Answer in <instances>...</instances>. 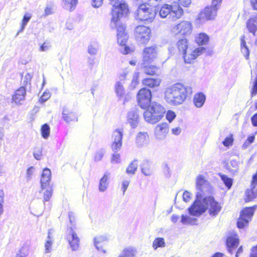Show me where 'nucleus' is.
<instances>
[{
    "label": "nucleus",
    "mask_w": 257,
    "mask_h": 257,
    "mask_svg": "<svg viewBox=\"0 0 257 257\" xmlns=\"http://www.w3.org/2000/svg\"><path fill=\"white\" fill-rule=\"evenodd\" d=\"M196 188L197 190L196 200L188 208V211L192 216H199L206 211L205 205L200 204V200H203L206 195L212 194L213 189L210 183L202 175H199L196 177Z\"/></svg>",
    "instance_id": "obj_1"
},
{
    "label": "nucleus",
    "mask_w": 257,
    "mask_h": 257,
    "mask_svg": "<svg viewBox=\"0 0 257 257\" xmlns=\"http://www.w3.org/2000/svg\"><path fill=\"white\" fill-rule=\"evenodd\" d=\"M192 92L191 86L177 82L167 88L165 92V99L170 104L178 105L183 103Z\"/></svg>",
    "instance_id": "obj_2"
},
{
    "label": "nucleus",
    "mask_w": 257,
    "mask_h": 257,
    "mask_svg": "<svg viewBox=\"0 0 257 257\" xmlns=\"http://www.w3.org/2000/svg\"><path fill=\"white\" fill-rule=\"evenodd\" d=\"M223 0H212L211 4L206 6L198 14L196 21L199 23L214 20Z\"/></svg>",
    "instance_id": "obj_3"
},
{
    "label": "nucleus",
    "mask_w": 257,
    "mask_h": 257,
    "mask_svg": "<svg viewBox=\"0 0 257 257\" xmlns=\"http://www.w3.org/2000/svg\"><path fill=\"white\" fill-rule=\"evenodd\" d=\"M116 31L117 43L122 48L120 52L127 55L134 52V49L128 46L127 42L129 38L126 31V26L124 24L114 25Z\"/></svg>",
    "instance_id": "obj_4"
},
{
    "label": "nucleus",
    "mask_w": 257,
    "mask_h": 257,
    "mask_svg": "<svg viewBox=\"0 0 257 257\" xmlns=\"http://www.w3.org/2000/svg\"><path fill=\"white\" fill-rule=\"evenodd\" d=\"M150 105L144 112V117L146 121L154 124L163 117L165 110L163 106L156 102Z\"/></svg>",
    "instance_id": "obj_5"
},
{
    "label": "nucleus",
    "mask_w": 257,
    "mask_h": 257,
    "mask_svg": "<svg viewBox=\"0 0 257 257\" xmlns=\"http://www.w3.org/2000/svg\"><path fill=\"white\" fill-rule=\"evenodd\" d=\"M113 7L111 11V22L114 25H117L120 20L126 17L130 13L128 5L125 2H119L117 4H112Z\"/></svg>",
    "instance_id": "obj_6"
},
{
    "label": "nucleus",
    "mask_w": 257,
    "mask_h": 257,
    "mask_svg": "<svg viewBox=\"0 0 257 257\" xmlns=\"http://www.w3.org/2000/svg\"><path fill=\"white\" fill-rule=\"evenodd\" d=\"M203 202L209 215L212 218L216 217L221 212L222 206L220 202L217 201L215 197L209 194L203 198Z\"/></svg>",
    "instance_id": "obj_7"
},
{
    "label": "nucleus",
    "mask_w": 257,
    "mask_h": 257,
    "mask_svg": "<svg viewBox=\"0 0 257 257\" xmlns=\"http://www.w3.org/2000/svg\"><path fill=\"white\" fill-rule=\"evenodd\" d=\"M157 10L156 7L149 4H141L137 10L138 18L141 21L152 22L155 18Z\"/></svg>",
    "instance_id": "obj_8"
},
{
    "label": "nucleus",
    "mask_w": 257,
    "mask_h": 257,
    "mask_svg": "<svg viewBox=\"0 0 257 257\" xmlns=\"http://www.w3.org/2000/svg\"><path fill=\"white\" fill-rule=\"evenodd\" d=\"M183 10L173 4L172 5L165 4L161 6L159 10V15L163 18H166L170 14L175 19H178L183 15Z\"/></svg>",
    "instance_id": "obj_9"
},
{
    "label": "nucleus",
    "mask_w": 257,
    "mask_h": 257,
    "mask_svg": "<svg viewBox=\"0 0 257 257\" xmlns=\"http://www.w3.org/2000/svg\"><path fill=\"white\" fill-rule=\"evenodd\" d=\"M256 208L257 205H254L252 206L244 207L240 211L236 222V225L238 228H243L248 225Z\"/></svg>",
    "instance_id": "obj_10"
},
{
    "label": "nucleus",
    "mask_w": 257,
    "mask_h": 257,
    "mask_svg": "<svg viewBox=\"0 0 257 257\" xmlns=\"http://www.w3.org/2000/svg\"><path fill=\"white\" fill-rule=\"evenodd\" d=\"M152 36L151 30L148 27L139 25L135 28L134 37L136 40L141 44H147Z\"/></svg>",
    "instance_id": "obj_11"
},
{
    "label": "nucleus",
    "mask_w": 257,
    "mask_h": 257,
    "mask_svg": "<svg viewBox=\"0 0 257 257\" xmlns=\"http://www.w3.org/2000/svg\"><path fill=\"white\" fill-rule=\"evenodd\" d=\"M193 29L191 22L182 21L171 29V32L175 35L187 36L192 33Z\"/></svg>",
    "instance_id": "obj_12"
},
{
    "label": "nucleus",
    "mask_w": 257,
    "mask_h": 257,
    "mask_svg": "<svg viewBox=\"0 0 257 257\" xmlns=\"http://www.w3.org/2000/svg\"><path fill=\"white\" fill-rule=\"evenodd\" d=\"M152 97V92L149 89L142 88L137 94L138 105L142 108H147L151 104Z\"/></svg>",
    "instance_id": "obj_13"
},
{
    "label": "nucleus",
    "mask_w": 257,
    "mask_h": 257,
    "mask_svg": "<svg viewBox=\"0 0 257 257\" xmlns=\"http://www.w3.org/2000/svg\"><path fill=\"white\" fill-rule=\"evenodd\" d=\"M158 54V50L156 45L144 48L142 52V63H152L157 57Z\"/></svg>",
    "instance_id": "obj_14"
},
{
    "label": "nucleus",
    "mask_w": 257,
    "mask_h": 257,
    "mask_svg": "<svg viewBox=\"0 0 257 257\" xmlns=\"http://www.w3.org/2000/svg\"><path fill=\"white\" fill-rule=\"evenodd\" d=\"M67 239L73 250H76L78 248L80 240L72 227L67 228Z\"/></svg>",
    "instance_id": "obj_15"
},
{
    "label": "nucleus",
    "mask_w": 257,
    "mask_h": 257,
    "mask_svg": "<svg viewBox=\"0 0 257 257\" xmlns=\"http://www.w3.org/2000/svg\"><path fill=\"white\" fill-rule=\"evenodd\" d=\"M122 130L116 129L113 132L112 137L113 142L111 145V149L113 151H116L121 149L122 146Z\"/></svg>",
    "instance_id": "obj_16"
},
{
    "label": "nucleus",
    "mask_w": 257,
    "mask_h": 257,
    "mask_svg": "<svg viewBox=\"0 0 257 257\" xmlns=\"http://www.w3.org/2000/svg\"><path fill=\"white\" fill-rule=\"evenodd\" d=\"M206 49L203 47H199L192 50L190 53H187L184 56L183 59L186 63H192L199 56L201 55Z\"/></svg>",
    "instance_id": "obj_17"
},
{
    "label": "nucleus",
    "mask_w": 257,
    "mask_h": 257,
    "mask_svg": "<svg viewBox=\"0 0 257 257\" xmlns=\"http://www.w3.org/2000/svg\"><path fill=\"white\" fill-rule=\"evenodd\" d=\"M162 80L159 78L147 77L142 80L144 88L153 90L157 89L161 85Z\"/></svg>",
    "instance_id": "obj_18"
},
{
    "label": "nucleus",
    "mask_w": 257,
    "mask_h": 257,
    "mask_svg": "<svg viewBox=\"0 0 257 257\" xmlns=\"http://www.w3.org/2000/svg\"><path fill=\"white\" fill-rule=\"evenodd\" d=\"M226 245L228 251L232 253L239 245L237 234L235 233H231L226 239Z\"/></svg>",
    "instance_id": "obj_19"
},
{
    "label": "nucleus",
    "mask_w": 257,
    "mask_h": 257,
    "mask_svg": "<svg viewBox=\"0 0 257 257\" xmlns=\"http://www.w3.org/2000/svg\"><path fill=\"white\" fill-rule=\"evenodd\" d=\"M62 118L67 123L77 121L78 120L76 114L68 108H64L63 109Z\"/></svg>",
    "instance_id": "obj_20"
},
{
    "label": "nucleus",
    "mask_w": 257,
    "mask_h": 257,
    "mask_svg": "<svg viewBox=\"0 0 257 257\" xmlns=\"http://www.w3.org/2000/svg\"><path fill=\"white\" fill-rule=\"evenodd\" d=\"M26 90L25 87L21 86L15 92L12 97V100L16 104H21L25 99Z\"/></svg>",
    "instance_id": "obj_21"
},
{
    "label": "nucleus",
    "mask_w": 257,
    "mask_h": 257,
    "mask_svg": "<svg viewBox=\"0 0 257 257\" xmlns=\"http://www.w3.org/2000/svg\"><path fill=\"white\" fill-rule=\"evenodd\" d=\"M51 172L49 169L45 168L43 170L41 178V188L42 190L46 186H50L49 182L51 179Z\"/></svg>",
    "instance_id": "obj_22"
},
{
    "label": "nucleus",
    "mask_w": 257,
    "mask_h": 257,
    "mask_svg": "<svg viewBox=\"0 0 257 257\" xmlns=\"http://www.w3.org/2000/svg\"><path fill=\"white\" fill-rule=\"evenodd\" d=\"M257 198V188L250 187V188L245 190L243 199L245 203L250 202L254 201Z\"/></svg>",
    "instance_id": "obj_23"
},
{
    "label": "nucleus",
    "mask_w": 257,
    "mask_h": 257,
    "mask_svg": "<svg viewBox=\"0 0 257 257\" xmlns=\"http://www.w3.org/2000/svg\"><path fill=\"white\" fill-rule=\"evenodd\" d=\"M246 27L249 33L256 35L257 31V15L249 18L246 23Z\"/></svg>",
    "instance_id": "obj_24"
},
{
    "label": "nucleus",
    "mask_w": 257,
    "mask_h": 257,
    "mask_svg": "<svg viewBox=\"0 0 257 257\" xmlns=\"http://www.w3.org/2000/svg\"><path fill=\"white\" fill-rule=\"evenodd\" d=\"M176 47L179 53L183 55V58L187 53L189 47V42L187 39L182 38L179 40L176 43Z\"/></svg>",
    "instance_id": "obj_25"
},
{
    "label": "nucleus",
    "mask_w": 257,
    "mask_h": 257,
    "mask_svg": "<svg viewBox=\"0 0 257 257\" xmlns=\"http://www.w3.org/2000/svg\"><path fill=\"white\" fill-rule=\"evenodd\" d=\"M143 68L144 73L147 75L154 76L157 75L160 67L156 65H152L151 63H143Z\"/></svg>",
    "instance_id": "obj_26"
},
{
    "label": "nucleus",
    "mask_w": 257,
    "mask_h": 257,
    "mask_svg": "<svg viewBox=\"0 0 257 257\" xmlns=\"http://www.w3.org/2000/svg\"><path fill=\"white\" fill-rule=\"evenodd\" d=\"M209 37L205 33L198 34L195 38V42L198 46L207 45L209 42Z\"/></svg>",
    "instance_id": "obj_27"
},
{
    "label": "nucleus",
    "mask_w": 257,
    "mask_h": 257,
    "mask_svg": "<svg viewBox=\"0 0 257 257\" xmlns=\"http://www.w3.org/2000/svg\"><path fill=\"white\" fill-rule=\"evenodd\" d=\"M206 100V96L202 92H198L195 94L193 97V103L197 107H202Z\"/></svg>",
    "instance_id": "obj_28"
},
{
    "label": "nucleus",
    "mask_w": 257,
    "mask_h": 257,
    "mask_svg": "<svg viewBox=\"0 0 257 257\" xmlns=\"http://www.w3.org/2000/svg\"><path fill=\"white\" fill-rule=\"evenodd\" d=\"M240 51L245 59L248 60L249 59L250 52L246 45L244 35L242 36L240 38Z\"/></svg>",
    "instance_id": "obj_29"
},
{
    "label": "nucleus",
    "mask_w": 257,
    "mask_h": 257,
    "mask_svg": "<svg viewBox=\"0 0 257 257\" xmlns=\"http://www.w3.org/2000/svg\"><path fill=\"white\" fill-rule=\"evenodd\" d=\"M169 131L168 125L167 123L163 122L158 124L155 130L156 136H160L166 134Z\"/></svg>",
    "instance_id": "obj_30"
},
{
    "label": "nucleus",
    "mask_w": 257,
    "mask_h": 257,
    "mask_svg": "<svg viewBox=\"0 0 257 257\" xmlns=\"http://www.w3.org/2000/svg\"><path fill=\"white\" fill-rule=\"evenodd\" d=\"M94 245L98 250H101L103 253H105L106 251L102 249V246L106 244V239L103 236H97L94 239Z\"/></svg>",
    "instance_id": "obj_31"
},
{
    "label": "nucleus",
    "mask_w": 257,
    "mask_h": 257,
    "mask_svg": "<svg viewBox=\"0 0 257 257\" xmlns=\"http://www.w3.org/2000/svg\"><path fill=\"white\" fill-rule=\"evenodd\" d=\"M40 192L43 194V201L45 203L50 200L53 194V189L51 186H46L43 190L41 188Z\"/></svg>",
    "instance_id": "obj_32"
},
{
    "label": "nucleus",
    "mask_w": 257,
    "mask_h": 257,
    "mask_svg": "<svg viewBox=\"0 0 257 257\" xmlns=\"http://www.w3.org/2000/svg\"><path fill=\"white\" fill-rule=\"evenodd\" d=\"M62 3L64 9L72 11L75 9L78 4V0H62Z\"/></svg>",
    "instance_id": "obj_33"
},
{
    "label": "nucleus",
    "mask_w": 257,
    "mask_h": 257,
    "mask_svg": "<svg viewBox=\"0 0 257 257\" xmlns=\"http://www.w3.org/2000/svg\"><path fill=\"white\" fill-rule=\"evenodd\" d=\"M109 177V173H105L103 177L100 179L99 184V190L101 192L104 191L108 186V180Z\"/></svg>",
    "instance_id": "obj_34"
},
{
    "label": "nucleus",
    "mask_w": 257,
    "mask_h": 257,
    "mask_svg": "<svg viewBox=\"0 0 257 257\" xmlns=\"http://www.w3.org/2000/svg\"><path fill=\"white\" fill-rule=\"evenodd\" d=\"M137 253V249L132 247L124 248L121 254L118 257H135Z\"/></svg>",
    "instance_id": "obj_35"
},
{
    "label": "nucleus",
    "mask_w": 257,
    "mask_h": 257,
    "mask_svg": "<svg viewBox=\"0 0 257 257\" xmlns=\"http://www.w3.org/2000/svg\"><path fill=\"white\" fill-rule=\"evenodd\" d=\"M149 136L147 133H139L136 138V141L139 145H142L148 142Z\"/></svg>",
    "instance_id": "obj_36"
},
{
    "label": "nucleus",
    "mask_w": 257,
    "mask_h": 257,
    "mask_svg": "<svg viewBox=\"0 0 257 257\" xmlns=\"http://www.w3.org/2000/svg\"><path fill=\"white\" fill-rule=\"evenodd\" d=\"M166 245L165 240L163 237L156 238L153 242L152 246L154 249L159 247H164Z\"/></svg>",
    "instance_id": "obj_37"
},
{
    "label": "nucleus",
    "mask_w": 257,
    "mask_h": 257,
    "mask_svg": "<svg viewBox=\"0 0 257 257\" xmlns=\"http://www.w3.org/2000/svg\"><path fill=\"white\" fill-rule=\"evenodd\" d=\"M219 176L223 181L226 187L228 189H230L232 185V179L228 177L226 175L222 174H219Z\"/></svg>",
    "instance_id": "obj_38"
},
{
    "label": "nucleus",
    "mask_w": 257,
    "mask_h": 257,
    "mask_svg": "<svg viewBox=\"0 0 257 257\" xmlns=\"http://www.w3.org/2000/svg\"><path fill=\"white\" fill-rule=\"evenodd\" d=\"M138 168V164L135 161L131 162L126 169V172L128 174L133 175L135 173Z\"/></svg>",
    "instance_id": "obj_39"
},
{
    "label": "nucleus",
    "mask_w": 257,
    "mask_h": 257,
    "mask_svg": "<svg viewBox=\"0 0 257 257\" xmlns=\"http://www.w3.org/2000/svg\"><path fill=\"white\" fill-rule=\"evenodd\" d=\"M141 170L142 172L146 176L151 175L152 172L151 165L148 162L143 164Z\"/></svg>",
    "instance_id": "obj_40"
},
{
    "label": "nucleus",
    "mask_w": 257,
    "mask_h": 257,
    "mask_svg": "<svg viewBox=\"0 0 257 257\" xmlns=\"http://www.w3.org/2000/svg\"><path fill=\"white\" fill-rule=\"evenodd\" d=\"M191 3V0H175L173 4L179 6L180 8L188 7Z\"/></svg>",
    "instance_id": "obj_41"
},
{
    "label": "nucleus",
    "mask_w": 257,
    "mask_h": 257,
    "mask_svg": "<svg viewBox=\"0 0 257 257\" xmlns=\"http://www.w3.org/2000/svg\"><path fill=\"white\" fill-rule=\"evenodd\" d=\"M41 132L42 136L47 139L50 135V127L48 124L45 123L41 126Z\"/></svg>",
    "instance_id": "obj_42"
},
{
    "label": "nucleus",
    "mask_w": 257,
    "mask_h": 257,
    "mask_svg": "<svg viewBox=\"0 0 257 257\" xmlns=\"http://www.w3.org/2000/svg\"><path fill=\"white\" fill-rule=\"evenodd\" d=\"M234 141L233 135L232 134L227 136L222 142V144L226 147H229L233 145Z\"/></svg>",
    "instance_id": "obj_43"
},
{
    "label": "nucleus",
    "mask_w": 257,
    "mask_h": 257,
    "mask_svg": "<svg viewBox=\"0 0 257 257\" xmlns=\"http://www.w3.org/2000/svg\"><path fill=\"white\" fill-rule=\"evenodd\" d=\"M112 4H117L119 2H121L122 0H109ZM103 3V0H93L92 5L95 8L100 7Z\"/></svg>",
    "instance_id": "obj_44"
},
{
    "label": "nucleus",
    "mask_w": 257,
    "mask_h": 257,
    "mask_svg": "<svg viewBox=\"0 0 257 257\" xmlns=\"http://www.w3.org/2000/svg\"><path fill=\"white\" fill-rule=\"evenodd\" d=\"M238 162L235 160H232L230 163L227 164V169L230 172H236L238 169Z\"/></svg>",
    "instance_id": "obj_45"
},
{
    "label": "nucleus",
    "mask_w": 257,
    "mask_h": 257,
    "mask_svg": "<svg viewBox=\"0 0 257 257\" xmlns=\"http://www.w3.org/2000/svg\"><path fill=\"white\" fill-rule=\"evenodd\" d=\"M31 18V16L29 14H26L23 18L22 24L21 26V28L20 30L18 31V33L22 32L24 29L25 27L27 24V23L29 21Z\"/></svg>",
    "instance_id": "obj_46"
},
{
    "label": "nucleus",
    "mask_w": 257,
    "mask_h": 257,
    "mask_svg": "<svg viewBox=\"0 0 257 257\" xmlns=\"http://www.w3.org/2000/svg\"><path fill=\"white\" fill-rule=\"evenodd\" d=\"M115 90L117 95L119 96H122L124 94V89L120 82H117L116 84Z\"/></svg>",
    "instance_id": "obj_47"
},
{
    "label": "nucleus",
    "mask_w": 257,
    "mask_h": 257,
    "mask_svg": "<svg viewBox=\"0 0 257 257\" xmlns=\"http://www.w3.org/2000/svg\"><path fill=\"white\" fill-rule=\"evenodd\" d=\"M254 135L248 136L243 144V148L244 149L247 148L251 144L254 142Z\"/></svg>",
    "instance_id": "obj_48"
},
{
    "label": "nucleus",
    "mask_w": 257,
    "mask_h": 257,
    "mask_svg": "<svg viewBox=\"0 0 257 257\" xmlns=\"http://www.w3.org/2000/svg\"><path fill=\"white\" fill-rule=\"evenodd\" d=\"M139 78H140V74L139 73H136L133 76L131 85L134 87L135 88L139 83Z\"/></svg>",
    "instance_id": "obj_49"
},
{
    "label": "nucleus",
    "mask_w": 257,
    "mask_h": 257,
    "mask_svg": "<svg viewBox=\"0 0 257 257\" xmlns=\"http://www.w3.org/2000/svg\"><path fill=\"white\" fill-rule=\"evenodd\" d=\"M68 217L70 221V223L72 225V227H74L75 228V226L76 224V217L74 213L72 212H70L68 213Z\"/></svg>",
    "instance_id": "obj_50"
},
{
    "label": "nucleus",
    "mask_w": 257,
    "mask_h": 257,
    "mask_svg": "<svg viewBox=\"0 0 257 257\" xmlns=\"http://www.w3.org/2000/svg\"><path fill=\"white\" fill-rule=\"evenodd\" d=\"M176 117L175 113L171 110L167 111L166 114V119L171 122Z\"/></svg>",
    "instance_id": "obj_51"
},
{
    "label": "nucleus",
    "mask_w": 257,
    "mask_h": 257,
    "mask_svg": "<svg viewBox=\"0 0 257 257\" xmlns=\"http://www.w3.org/2000/svg\"><path fill=\"white\" fill-rule=\"evenodd\" d=\"M51 47L50 43L48 41L44 42L40 47V50L41 51H46Z\"/></svg>",
    "instance_id": "obj_52"
},
{
    "label": "nucleus",
    "mask_w": 257,
    "mask_h": 257,
    "mask_svg": "<svg viewBox=\"0 0 257 257\" xmlns=\"http://www.w3.org/2000/svg\"><path fill=\"white\" fill-rule=\"evenodd\" d=\"M4 193L2 190H0V215L3 213V202H4Z\"/></svg>",
    "instance_id": "obj_53"
},
{
    "label": "nucleus",
    "mask_w": 257,
    "mask_h": 257,
    "mask_svg": "<svg viewBox=\"0 0 257 257\" xmlns=\"http://www.w3.org/2000/svg\"><path fill=\"white\" fill-rule=\"evenodd\" d=\"M250 187L257 188V172L252 176Z\"/></svg>",
    "instance_id": "obj_54"
},
{
    "label": "nucleus",
    "mask_w": 257,
    "mask_h": 257,
    "mask_svg": "<svg viewBox=\"0 0 257 257\" xmlns=\"http://www.w3.org/2000/svg\"><path fill=\"white\" fill-rule=\"evenodd\" d=\"M120 157L119 154H113L112 156L111 161L112 163H117L120 162Z\"/></svg>",
    "instance_id": "obj_55"
},
{
    "label": "nucleus",
    "mask_w": 257,
    "mask_h": 257,
    "mask_svg": "<svg viewBox=\"0 0 257 257\" xmlns=\"http://www.w3.org/2000/svg\"><path fill=\"white\" fill-rule=\"evenodd\" d=\"M191 198V194L189 192L186 191L183 194V198L185 202L189 201Z\"/></svg>",
    "instance_id": "obj_56"
},
{
    "label": "nucleus",
    "mask_w": 257,
    "mask_h": 257,
    "mask_svg": "<svg viewBox=\"0 0 257 257\" xmlns=\"http://www.w3.org/2000/svg\"><path fill=\"white\" fill-rule=\"evenodd\" d=\"M104 156V153L101 152H96L94 156V160L95 161H100Z\"/></svg>",
    "instance_id": "obj_57"
},
{
    "label": "nucleus",
    "mask_w": 257,
    "mask_h": 257,
    "mask_svg": "<svg viewBox=\"0 0 257 257\" xmlns=\"http://www.w3.org/2000/svg\"><path fill=\"white\" fill-rule=\"evenodd\" d=\"M52 244V241L51 240H47L45 244V251L48 252L50 251L51 246Z\"/></svg>",
    "instance_id": "obj_58"
},
{
    "label": "nucleus",
    "mask_w": 257,
    "mask_h": 257,
    "mask_svg": "<svg viewBox=\"0 0 257 257\" xmlns=\"http://www.w3.org/2000/svg\"><path fill=\"white\" fill-rule=\"evenodd\" d=\"M252 125L254 127H257V112L255 113L251 117Z\"/></svg>",
    "instance_id": "obj_59"
},
{
    "label": "nucleus",
    "mask_w": 257,
    "mask_h": 257,
    "mask_svg": "<svg viewBox=\"0 0 257 257\" xmlns=\"http://www.w3.org/2000/svg\"><path fill=\"white\" fill-rule=\"evenodd\" d=\"M250 4L254 11H257V0H249Z\"/></svg>",
    "instance_id": "obj_60"
},
{
    "label": "nucleus",
    "mask_w": 257,
    "mask_h": 257,
    "mask_svg": "<svg viewBox=\"0 0 257 257\" xmlns=\"http://www.w3.org/2000/svg\"><path fill=\"white\" fill-rule=\"evenodd\" d=\"M128 185H129V182L127 181H124L122 182L121 188L123 191V194L124 193L125 191L127 189V188L128 186Z\"/></svg>",
    "instance_id": "obj_61"
},
{
    "label": "nucleus",
    "mask_w": 257,
    "mask_h": 257,
    "mask_svg": "<svg viewBox=\"0 0 257 257\" xmlns=\"http://www.w3.org/2000/svg\"><path fill=\"white\" fill-rule=\"evenodd\" d=\"M34 169V168L33 167H30L27 169V174L28 177L30 178L32 175Z\"/></svg>",
    "instance_id": "obj_62"
},
{
    "label": "nucleus",
    "mask_w": 257,
    "mask_h": 257,
    "mask_svg": "<svg viewBox=\"0 0 257 257\" xmlns=\"http://www.w3.org/2000/svg\"><path fill=\"white\" fill-rule=\"evenodd\" d=\"M189 217H188L186 215H182L181 216V222L183 224H185L187 222V221L189 220Z\"/></svg>",
    "instance_id": "obj_63"
},
{
    "label": "nucleus",
    "mask_w": 257,
    "mask_h": 257,
    "mask_svg": "<svg viewBox=\"0 0 257 257\" xmlns=\"http://www.w3.org/2000/svg\"><path fill=\"white\" fill-rule=\"evenodd\" d=\"M224 255L223 253L221 252H216L211 257H223Z\"/></svg>",
    "instance_id": "obj_64"
}]
</instances>
